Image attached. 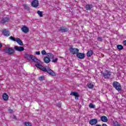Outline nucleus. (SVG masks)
<instances>
[{
    "label": "nucleus",
    "instance_id": "nucleus-1",
    "mask_svg": "<svg viewBox=\"0 0 126 126\" xmlns=\"http://www.w3.org/2000/svg\"><path fill=\"white\" fill-rule=\"evenodd\" d=\"M25 58L27 59V60H28V61H31V60H32V62L34 63H39V60L37 59V58H35L33 55L26 54L25 55Z\"/></svg>",
    "mask_w": 126,
    "mask_h": 126
},
{
    "label": "nucleus",
    "instance_id": "nucleus-2",
    "mask_svg": "<svg viewBox=\"0 0 126 126\" xmlns=\"http://www.w3.org/2000/svg\"><path fill=\"white\" fill-rule=\"evenodd\" d=\"M69 51H70V53L71 54H72L73 55L77 54V57L78 58H79V54L77 53L79 51L78 49L76 48H73V46H70L69 48Z\"/></svg>",
    "mask_w": 126,
    "mask_h": 126
},
{
    "label": "nucleus",
    "instance_id": "nucleus-3",
    "mask_svg": "<svg viewBox=\"0 0 126 126\" xmlns=\"http://www.w3.org/2000/svg\"><path fill=\"white\" fill-rule=\"evenodd\" d=\"M9 39L14 42H17L20 46H23V42H22V40H21L19 38H15L13 36H10Z\"/></svg>",
    "mask_w": 126,
    "mask_h": 126
},
{
    "label": "nucleus",
    "instance_id": "nucleus-4",
    "mask_svg": "<svg viewBox=\"0 0 126 126\" xmlns=\"http://www.w3.org/2000/svg\"><path fill=\"white\" fill-rule=\"evenodd\" d=\"M114 88H115L117 91H121L122 90V86L118 82H114L112 84Z\"/></svg>",
    "mask_w": 126,
    "mask_h": 126
},
{
    "label": "nucleus",
    "instance_id": "nucleus-5",
    "mask_svg": "<svg viewBox=\"0 0 126 126\" xmlns=\"http://www.w3.org/2000/svg\"><path fill=\"white\" fill-rule=\"evenodd\" d=\"M35 66L37 67V68H39V69H41L42 70V71H47L48 67H45L43 66V65L40 64H35Z\"/></svg>",
    "mask_w": 126,
    "mask_h": 126
},
{
    "label": "nucleus",
    "instance_id": "nucleus-6",
    "mask_svg": "<svg viewBox=\"0 0 126 126\" xmlns=\"http://www.w3.org/2000/svg\"><path fill=\"white\" fill-rule=\"evenodd\" d=\"M2 33L4 36H5L6 37H8L9 35H10V33H9V31L6 29L3 30L2 31Z\"/></svg>",
    "mask_w": 126,
    "mask_h": 126
},
{
    "label": "nucleus",
    "instance_id": "nucleus-7",
    "mask_svg": "<svg viewBox=\"0 0 126 126\" xmlns=\"http://www.w3.org/2000/svg\"><path fill=\"white\" fill-rule=\"evenodd\" d=\"M97 123H98V120L96 119H92L89 121V124L91 126H95L97 125Z\"/></svg>",
    "mask_w": 126,
    "mask_h": 126
},
{
    "label": "nucleus",
    "instance_id": "nucleus-8",
    "mask_svg": "<svg viewBox=\"0 0 126 126\" xmlns=\"http://www.w3.org/2000/svg\"><path fill=\"white\" fill-rule=\"evenodd\" d=\"M46 72H47V73H48L50 75H52V76H56V73H55L54 71H53L49 67H47V70H46Z\"/></svg>",
    "mask_w": 126,
    "mask_h": 126
},
{
    "label": "nucleus",
    "instance_id": "nucleus-9",
    "mask_svg": "<svg viewBox=\"0 0 126 126\" xmlns=\"http://www.w3.org/2000/svg\"><path fill=\"white\" fill-rule=\"evenodd\" d=\"M46 72H47V73H48L50 75H52V76H56V73H55L54 71H53L49 67H47V70H46Z\"/></svg>",
    "mask_w": 126,
    "mask_h": 126
},
{
    "label": "nucleus",
    "instance_id": "nucleus-10",
    "mask_svg": "<svg viewBox=\"0 0 126 126\" xmlns=\"http://www.w3.org/2000/svg\"><path fill=\"white\" fill-rule=\"evenodd\" d=\"M31 4L32 6L33 7H38V5H39V1L34 0L32 1Z\"/></svg>",
    "mask_w": 126,
    "mask_h": 126
},
{
    "label": "nucleus",
    "instance_id": "nucleus-11",
    "mask_svg": "<svg viewBox=\"0 0 126 126\" xmlns=\"http://www.w3.org/2000/svg\"><path fill=\"white\" fill-rule=\"evenodd\" d=\"M6 53L9 55H12L14 53V50L11 48H8L6 49Z\"/></svg>",
    "mask_w": 126,
    "mask_h": 126
},
{
    "label": "nucleus",
    "instance_id": "nucleus-12",
    "mask_svg": "<svg viewBox=\"0 0 126 126\" xmlns=\"http://www.w3.org/2000/svg\"><path fill=\"white\" fill-rule=\"evenodd\" d=\"M14 49L16 51H18V52H22L23 51H24V47L22 46H15Z\"/></svg>",
    "mask_w": 126,
    "mask_h": 126
},
{
    "label": "nucleus",
    "instance_id": "nucleus-13",
    "mask_svg": "<svg viewBox=\"0 0 126 126\" xmlns=\"http://www.w3.org/2000/svg\"><path fill=\"white\" fill-rule=\"evenodd\" d=\"M112 75V73L111 72H107L103 73V76L104 78H110Z\"/></svg>",
    "mask_w": 126,
    "mask_h": 126
},
{
    "label": "nucleus",
    "instance_id": "nucleus-14",
    "mask_svg": "<svg viewBox=\"0 0 126 126\" xmlns=\"http://www.w3.org/2000/svg\"><path fill=\"white\" fill-rule=\"evenodd\" d=\"M9 20V18L8 17H4L0 21V23H2V24H4V23H6V22H8V21Z\"/></svg>",
    "mask_w": 126,
    "mask_h": 126
},
{
    "label": "nucleus",
    "instance_id": "nucleus-15",
    "mask_svg": "<svg viewBox=\"0 0 126 126\" xmlns=\"http://www.w3.org/2000/svg\"><path fill=\"white\" fill-rule=\"evenodd\" d=\"M21 30L24 33H28V32H29V29L26 26L23 27L21 28Z\"/></svg>",
    "mask_w": 126,
    "mask_h": 126
},
{
    "label": "nucleus",
    "instance_id": "nucleus-16",
    "mask_svg": "<svg viewBox=\"0 0 126 126\" xmlns=\"http://www.w3.org/2000/svg\"><path fill=\"white\" fill-rule=\"evenodd\" d=\"M71 96H75L76 100H78V93L77 92H71L70 94Z\"/></svg>",
    "mask_w": 126,
    "mask_h": 126
},
{
    "label": "nucleus",
    "instance_id": "nucleus-17",
    "mask_svg": "<svg viewBox=\"0 0 126 126\" xmlns=\"http://www.w3.org/2000/svg\"><path fill=\"white\" fill-rule=\"evenodd\" d=\"M100 121L103 123H107L108 122V118L105 116H102L100 117Z\"/></svg>",
    "mask_w": 126,
    "mask_h": 126
},
{
    "label": "nucleus",
    "instance_id": "nucleus-18",
    "mask_svg": "<svg viewBox=\"0 0 126 126\" xmlns=\"http://www.w3.org/2000/svg\"><path fill=\"white\" fill-rule=\"evenodd\" d=\"M93 54H94L93 50H90L87 53V57L90 58L93 56Z\"/></svg>",
    "mask_w": 126,
    "mask_h": 126
},
{
    "label": "nucleus",
    "instance_id": "nucleus-19",
    "mask_svg": "<svg viewBox=\"0 0 126 126\" xmlns=\"http://www.w3.org/2000/svg\"><path fill=\"white\" fill-rule=\"evenodd\" d=\"M46 56L50 60H53L55 58V56L52 53H47Z\"/></svg>",
    "mask_w": 126,
    "mask_h": 126
},
{
    "label": "nucleus",
    "instance_id": "nucleus-20",
    "mask_svg": "<svg viewBox=\"0 0 126 126\" xmlns=\"http://www.w3.org/2000/svg\"><path fill=\"white\" fill-rule=\"evenodd\" d=\"M43 61L45 63H49L51 62V60L48 57H44Z\"/></svg>",
    "mask_w": 126,
    "mask_h": 126
},
{
    "label": "nucleus",
    "instance_id": "nucleus-21",
    "mask_svg": "<svg viewBox=\"0 0 126 126\" xmlns=\"http://www.w3.org/2000/svg\"><path fill=\"white\" fill-rule=\"evenodd\" d=\"M93 8V5H92V4H87L86 5V9L87 10H91V9Z\"/></svg>",
    "mask_w": 126,
    "mask_h": 126
},
{
    "label": "nucleus",
    "instance_id": "nucleus-22",
    "mask_svg": "<svg viewBox=\"0 0 126 126\" xmlns=\"http://www.w3.org/2000/svg\"><path fill=\"white\" fill-rule=\"evenodd\" d=\"M60 31H62V32H67L68 30L67 29V28L63 27L60 28Z\"/></svg>",
    "mask_w": 126,
    "mask_h": 126
},
{
    "label": "nucleus",
    "instance_id": "nucleus-23",
    "mask_svg": "<svg viewBox=\"0 0 126 126\" xmlns=\"http://www.w3.org/2000/svg\"><path fill=\"white\" fill-rule=\"evenodd\" d=\"M87 86L90 89H93L94 88V85L91 83L87 84Z\"/></svg>",
    "mask_w": 126,
    "mask_h": 126
},
{
    "label": "nucleus",
    "instance_id": "nucleus-24",
    "mask_svg": "<svg viewBox=\"0 0 126 126\" xmlns=\"http://www.w3.org/2000/svg\"><path fill=\"white\" fill-rule=\"evenodd\" d=\"M2 98L4 101H7V100L8 99V95L6 94H4L2 95Z\"/></svg>",
    "mask_w": 126,
    "mask_h": 126
},
{
    "label": "nucleus",
    "instance_id": "nucleus-25",
    "mask_svg": "<svg viewBox=\"0 0 126 126\" xmlns=\"http://www.w3.org/2000/svg\"><path fill=\"white\" fill-rule=\"evenodd\" d=\"M85 58V55L84 53H79V59H83Z\"/></svg>",
    "mask_w": 126,
    "mask_h": 126
},
{
    "label": "nucleus",
    "instance_id": "nucleus-26",
    "mask_svg": "<svg viewBox=\"0 0 126 126\" xmlns=\"http://www.w3.org/2000/svg\"><path fill=\"white\" fill-rule=\"evenodd\" d=\"M117 49L121 51V50H123L124 49V46H123V45H118Z\"/></svg>",
    "mask_w": 126,
    "mask_h": 126
},
{
    "label": "nucleus",
    "instance_id": "nucleus-27",
    "mask_svg": "<svg viewBox=\"0 0 126 126\" xmlns=\"http://www.w3.org/2000/svg\"><path fill=\"white\" fill-rule=\"evenodd\" d=\"M89 107L91 109H94V108H96V106H95V105H94L92 103H90L89 105Z\"/></svg>",
    "mask_w": 126,
    "mask_h": 126
},
{
    "label": "nucleus",
    "instance_id": "nucleus-28",
    "mask_svg": "<svg viewBox=\"0 0 126 126\" xmlns=\"http://www.w3.org/2000/svg\"><path fill=\"white\" fill-rule=\"evenodd\" d=\"M37 14L40 16V17H43V12L41 11H37Z\"/></svg>",
    "mask_w": 126,
    "mask_h": 126
},
{
    "label": "nucleus",
    "instance_id": "nucleus-29",
    "mask_svg": "<svg viewBox=\"0 0 126 126\" xmlns=\"http://www.w3.org/2000/svg\"><path fill=\"white\" fill-rule=\"evenodd\" d=\"M25 126H32V124L29 122H25Z\"/></svg>",
    "mask_w": 126,
    "mask_h": 126
},
{
    "label": "nucleus",
    "instance_id": "nucleus-30",
    "mask_svg": "<svg viewBox=\"0 0 126 126\" xmlns=\"http://www.w3.org/2000/svg\"><path fill=\"white\" fill-rule=\"evenodd\" d=\"M114 125L115 126H120V125L119 124V123L117 121H115L114 122Z\"/></svg>",
    "mask_w": 126,
    "mask_h": 126
},
{
    "label": "nucleus",
    "instance_id": "nucleus-31",
    "mask_svg": "<svg viewBox=\"0 0 126 126\" xmlns=\"http://www.w3.org/2000/svg\"><path fill=\"white\" fill-rule=\"evenodd\" d=\"M41 54L42 55H47V52H46V51H45V50H42L41 51Z\"/></svg>",
    "mask_w": 126,
    "mask_h": 126
},
{
    "label": "nucleus",
    "instance_id": "nucleus-32",
    "mask_svg": "<svg viewBox=\"0 0 126 126\" xmlns=\"http://www.w3.org/2000/svg\"><path fill=\"white\" fill-rule=\"evenodd\" d=\"M97 40L99 41V42H102V41H103V39H102V37H98Z\"/></svg>",
    "mask_w": 126,
    "mask_h": 126
},
{
    "label": "nucleus",
    "instance_id": "nucleus-33",
    "mask_svg": "<svg viewBox=\"0 0 126 126\" xmlns=\"http://www.w3.org/2000/svg\"><path fill=\"white\" fill-rule=\"evenodd\" d=\"M57 62H58V58L52 60V63H57Z\"/></svg>",
    "mask_w": 126,
    "mask_h": 126
},
{
    "label": "nucleus",
    "instance_id": "nucleus-34",
    "mask_svg": "<svg viewBox=\"0 0 126 126\" xmlns=\"http://www.w3.org/2000/svg\"><path fill=\"white\" fill-rule=\"evenodd\" d=\"M39 80H44V77L41 76L38 78Z\"/></svg>",
    "mask_w": 126,
    "mask_h": 126
},
{
    "label": "nucleus",
    "instance_id": "nucleus-35",
    "mask_svg": "<svg viewBox=\"0 0 126 126\" xmlns=\"http://www.w3.org/2000/svg\"><path fill=\"white\" fill-rule=\"evenodd\" d=\"M40 54V51H38V52H35V55H37L38 56H39Z\"/></svg>",
    "mask_w": 126,
    "mask_h": 126
},
{
    "label": "nucleus",
    "instance_id": "nucleus-36",
    "mask_svg": "<svg viewBox=\"0 0 126 126\" xmlns=\"http://www.w3.org/2000/svg\"><path fill=\"white\" fill-rule=\"evenodd\" d=\"M124 46H126V40L123 41Z\"/></svg>",
    "mask_w": 126,
    "mask_h": 126
},
{
    "label": "nucleus",
    "instance_id": "nucleus-37",
    "mask_svg": "<svg viewBox=\"0 0 126 126\" xmlns=\"http://www.w3.org/2000/svg\"><path fill=\"white\" fill-rule=\"evenodd\" d=\"M24 8H26L27 9L28 8V6L27 5H26V4H24Z\"/></svg>",
    "mask_w": 126,
    "mask_h": 126
},
{
    "label": "nucleus",
    "instance_id": "nucleus-38",
    "mask_svg": "<svg viewBox=\"0 0 126 126\" xmlns=\"http://www.w3.org/2000/svg\"><path fill=\"white\" fill-rule=\"evenodd\" d=\"M58 107H59V108H61V107H62V104H61V103H59L57 105Z\"/></svg>",
    "mask_w": 126,
    "mask_h": 126
},
{
    "label": "nucleus",
    "instance_id": "nucleus-39",
    "mask_svg": "<svg viewBox=\"0 0 126 126\" xmlns=\"http://www.w3.org/2000/svg\"><path fill=\"white\" fill-rule=\"evenodd\" d=\"M9 112L10 113H12V112H13V110H12V109H9Z\"/></svg>",
    "mask_w": 126,
    "mask_h": 126
},
{
    "label": "nucleus",
    "instance_id": "nucleus-40",
    "mask_svg": "<svg viewBox=\"0 0 126 126\" xmlns=\"http://www.w3.org/2000/svg\"><path fill=\"white\" fill-rule=\"evenodd\" d=\"M1 48H2V44H1V43H0V49Z\"/></svg>",
    "mask_w": 126,
    "mask_h": 126
},
{
    "label": "nucleus",
    "instance_id": "nucleus-41",
    "mask_svg": "<svg viewBox=\"0 0 126 126\" xmlns=\"http://www.w3.org/2000/svg\"><path fill=\"white\" fill-rule=\"evenodd\" d=\"M14 119L15 120H16V117L14 116Z\"/></svg>",
    "mask_w": 126,
    "mask_h": 126
}]
</instances>
